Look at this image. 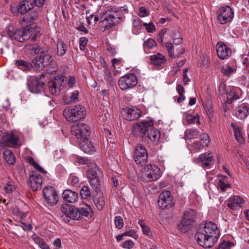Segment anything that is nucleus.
Instances as JSON below:
<instances>
[{
  "label": "nucleus",
  "mask_w": 249,
  "mask_h": 249,
  "mask_svg": "<svg viewBox=\"0 0 249 249\" xmlns=\"http://www.w3.org/2000/svg\"><path fill=\"white\" fill-rule=\"evenodd\" d=\"M176 89L179 94V96L177 99V101L178 103H181L185 99V97L183 95V93L185 92L184 89L182 85L178 84L177 86Z\"/></svg>",
  "instance_id": "43"
},
{
  "label": "nucleus",
  "mask_w": 249,
  "mask_h": 249,
  "mask_svg": "<svg viewBox=\"0 0 249 249\" xmlns=\"http://www.w3.org/2000/svg\"><path fill=\"white\" fill-rule=\"evenodd\" d=\"M134 245V243L131 240H127L122 243L121 247L125 249H131Z\"/></svg>",
  "instance_id": "57"
},
{
  "label": "nucleus",
  "mask_w": 249,
  "mask_h": 249,
  "mask_svg": "<svg viewBox=\"0 0 249 249\" xmlns=\"http://www.w3.org/2000/svg\"><path fill=\"white\" fill-rule=\"evenodd\" d=\"M150 58L151 64L156 66H161L165 61V57L160 53L151 55Z\"/></svg>",
  "instance_id": "28"
},
{
  "label": "nucleus",
  "mask_w": 249,
  "mask_h": 249,
  "mask_svg": "<svg viewBox=\"0 0 249 249\" xmlns=\"http://www.w3.org/2000/svg\"><path fill=\"white\" fill-rule=\"evenodd\" d=\"M148 154L147 150L142 144H138L135 148L133 158L137 164L144 165L147 160Z\"/></svg>",
  "instance_id": "10"
},
{
  "label": "nucleus",
  "mask_w": 249,
  "mask_h": 249,
  "mask_svg": "<svg viewBox=\"0 0 249 249\" xmlns=\"http://www.w3.org/2000/svg\"><path fill=\"white\" fill-rule=\"evenodd\" d=\"M153 125V122L152 120H142L134 126V129L139 131L142 137L152 128Z\"/></svg>",
  "instance_id": "22"
},
{
  "label": "nucleus",
  "mask_w": 249,
  "mask_h": 249,
  "mask_svg": "<svg viewBox=\"0 0 249 249\" xmlns=\"http://www.w3.org/2000/svg\"><path fill=\"white\" fill-rule=\"evenodd\" d=\"M231 126L233 129L234 135L235 139L240 142H243L244 141V139L239 128L233 123L231 124Z\"/></svg>",
  "instance_id": "38"
},
{
  "label": "nucleus",
  "mask_w": 249,
  "mask_h": 249,
  "mask_svg": "<svg viewBox=\"0 0 249 249\" xmlns=\"http://www.w3.org/2000/svg\"><path fill=\"white\" fill-rule=\"evenodd\" d=\"M199 135V132L198 129H188L186 130L185 136L187 139H193L197 138Z\"/></svg>",
  "instance_id": "39"
},
{
  "label": "nucleus",
  "mask_w": 249,
  "mask_h": 249,
  "mask_svg": "<svg viewBox=\"0 0 249 249\" xmlns=\"http://www.w3.org/2000/svg\"><path fill=\"white\" fill-rule=\"evenodd\" d=\"M43 195L48 204L54 205L58 201V197L55 188L51 186H47L43 189Z\"/></svg>",
  "instance_id": "14"
},
{
  "label": "nucleus",
  "mask_w": 249,
  "mask_h": 249,
  "mask_svg": "<svg viewBox=\"0 0 249 249\" xmlns=\"http://www.w3.org/2000/svg\"><path fill=\"white\" fill-rule=\"evenodd\" d=\"M236 70L235 67L230 66L227 64L223 66L221 71L224 75L229 76L231 74L235 72Z\"/></svg>",
  "instance_id": "37"
},
{
  "label": "nucleus",
  "mask_w": 249,
  "mask_h": 249,
  "mask_svg": "<svg viewBox=\"0 0 249 249\" xmlns=\"http://www.w3.org/2000/svg\"><path fill=\"white\" fill-rule=\"evenodd\" d=\"M141 111L136 108L126 107L123 109L122 114L124 119L133 121L138 119L141 116Z\"/></svg>",
  "instance_id": "20"
},
{
  "label": "nucleus",
  "mask_w": 249,
  "mask_h": 249,
  "mask_svg": "<svg viewBox=\"0 0 249 249\" xmlns=\"http://www.w3.org/2000/svg\"><path fill=\"white\" fill-rule=\"evenodd\" d=\"M15 65L18 69L24 71H30L32 67V65L30 63L22 60H16Z\"/></svg>",
  "instance_id": "34"
},
{
  "label": "nucleus",
  "mask_w": 249,
  "mask_h": 249,
  "mask_svg": "<svg viewBox=\"0 0 249 249\" xmlns=\"http://www.w3.org/2000/svg\"><path fill=\"white\" fill-rule=\"evenodd\" d=\"M88 40L86 37H81L79 40V48L82 51L84 50L87 44Z\"/></svg>",
  "instance_id": "62"
},
{
  "label": "nucleus",
  "mask_w": 249,
  "mask_h": 249,
  "mask_svg": "<svg viewBox=\"0 0 249 249\" xmlns=\"http://www.w3.org/2000/svg\"><path fill=\"white\" fill-rule=\"evenodd\" d=\"M118 16L117 12L114 8L107 10L101 17L102 26H104L106 30L111 28L117 23L119 18Z\"/></svg>",
  "instance_id": "7"
},
{
  "label": "nucleus",
  "mask_w": 249,
  "mask_h": 249,
  "mask_svg": "<svg viewBox=\"0 0 249 249\" xmlns=\"http://www.w3.org/2000/svg\"><path fill=\"white\" fill-rule=\"evenodd\" d=\"M196 215V210L188 209L184 213L180 223L178 225L179 231L183 232L188 231L193 227Z\"/></svg>",
  "instance_id": "5"
},
{
  "label": "nucleus",
  "mask_w": 249,
  "mask_h": 249,
  "mask_svg": "<svg viewBox=\"0 0 249 249\" xmlns=\"http://www.w3.org/2000/svg\"><path fill=\"white\" fill-rule=\"evenodd\" d=\"M143 25L148 33H153L156 30L155 26L153 23H144Z\"/></svg>",
  "instance_id": "64"
},
{
  "label": "nucleus",
  "mask_w": 249,
  "mask_h": 249,
  "mask_svg": "<svg viewBox=\"0 0 249 249\" xmlns=\"http://www.w3.org/2000/svg\"><path fill=\"white\" fill-rule=\"evenodd\" d=\"M218 57L223 60L228 58L231 53V49L222 42H218L216 45Z\"/></svg>",
  "instance_id": "21"
},
{
  "label": "nucleus",
  "mask_w": 249,
  "mask_h": 249,
  "mask_svg": "<svg viewBox=\"0 0 249 249\" xmlns=\"http://www.w3.org/2000/svg\"><path fill=\"white\" fill-rule=\"evenodd\" d=\"M43 182L42 177L36 172H32L29 176L31 188L34 191L40 189Z\"/></svg>",
  "instance_id": "18"
},
{
  "label": "nucleus",
  "mask_w": 249,
  "mask_h": 249,
  "mask_svg": "<svg viewBox=\"0 0 249 249\" xmlns=\"http://www.w3.org/2000/svg\"><path fill=\"white\" fill-rule=\"evenodd\" d=\"M205 110L206 114L211 120L213 117V109L211 105H206L205 106Z\"/></svg>",
  "instance_id": "60"
},
{
  "label": "nucleus",
  "mask_w": 249,
  "mask_h": 249,
  "mask_svg": "<svg viewBox=\"0 0 249 249\" xmlns=\"http://www.w3.org/2000/svg\"><path fill=\"white\" fill-rule=\"evenodd\" d=\"M19 7V3L18 4H17L16 3H12L10 5V9L12 13L14 14L20 13V10Z\"/></svg>",
  "instance_id": "59"
},
{
  "label": "nucleus",
  "mask_w": 249,
  "mask_h": 249,
  "mask_svg": "<svg viewBox=\"0 0 249 249\" xmlns=\"http://www.w3.org/2000/svg\"><path fill=\"white\" fill-rule=\"evenodd\" d=\"M34 241L42 249H50L49 246L44 241L43 239L38 236L34 238Z\"/></svg>",
  "instance_id": "48"
},
{
  "label": "nucleus",
  "mask_w": 249,
  "mask_h": 249,
  "mask_svg": "<svg viewBox=\"0 0 249 249\" xmlns=\"http://www.w3.org/2000/svg\"><path fill=\"white\" fill-rule=\"evenodd\" d=\"M66 119L70 122L78 121L85 117L86 110L82 105H76L66 107L63 111Z\"/></svg>",
  "instance_id": "4"
},
{
  "label": "nucleus",
  "mask_w": 249,
  "mask_h": 249,
  "mask_svg": "<svg viewBox=\"0 0 249 249\" xmlns=\"http://www.w3.org/2000/svg\"><path fill=\"white\" fill-rule=\"evenodd\" d=\"M139 224L140 225L142 228V233L148 236H150L152 235L150 229L148 226L145 225L142 221H139Z\"/></svg>",
  "instance_id": "50"
},
{
  "label": "nucleus",
  "mask_w": 249,
  "mask_h": 249,
  "mask_svg": "<svg viewBox=\"0 0 249 249\" xmlns=\"http://www.w3.org/2000/svg\"><path fill=\"white\" fill-rule=\"evenodd\" d=\"M15 189V187L11 182H8L4 187V191L8 194L12 193Z\"/></svg>",
  "instance_id": "52"
},
{
  "label": "nucleus",
  "mask_w": 249,
  "mask_h": 249,
  "mask_svg": "<svg viewBox=\"0 0 249 249\" xmlns=\"http://www.w3.org/2000/svg\"><path fill=\"white\" fill-rule=\"evenodd\" d=\"M7 34L11 39L22 42L30 38L32 41H35L40 35V31L36 25H32L18 30H10L8 28Z\"/></svg>",
  "instance_id": "2"
},
{
  "label": "nucleus",
  "mask_w": 249,
  "mask_h": 249,
  "mask_svg": "<svg viewBox=\"0 0 249 249\" xmlns=\"http://www.w3.org/2000/svg\"><path fill=\"white\" fill-rule=\"evenodd\" d=\"M78 95L79 91L75 90L70 94L69 97H67V96H65L64 97V101L67 104H70L72 103H76L79 101Z\"/></svg>",
  "instance_id": "36"
},
{
  "label": "nucleus",
  "mask_w": 249,
  "mask_h": 249,
  "mask_svg": "<svg viewBox=\"0 0 249 249\" xmlns=\"http://www.w3.org/2000/svg\"><path fill=\"white\" fill-rule=\"evenodd\" d=\"M80 212V218L82 216L86 217H91L92 215V209L90 206L88 204H83V206L79 209Z\"/></svg>",
  "instance_id": "32"
},
{
  "label": "nucleus",
  "mask_w": 249,
  "mask_h": 249,
  "mask_svg": "<svg viewBox=\"0 0 249 249\" xmlns=\"http://www.w3.org/2000/svg\"><path fill=\"white\" fill-rule=\"evenodd\" d=\"M81 196L84 199H87L91 195V193L89 188L87 186H83L80 191Z\"/></svg>",
  "instance_id": "46"
},
{
  "label": "nucleus",
  "mask_w": 249,
  "mask_h": 249,
  "mask_svg": "<svg viewBox=\"0 0 249 249\" xmlns=\"http://www.w3.org/2000/svg\"><path fill=\"white\" fill-rule=\"evenodd\" d=\"M62 196L65 201L70 203H75L78 200L77 193L70 189L64 190L62 194Z\"/></svg>",
  "instance_id": "25"
},
{
  "label": "nucleus",
  "mask_w": 249,
  "mask_h": 249,
  "mask_svg": "<svg viewBox=\"0 0 249 249\" xmlns=\"http://www.w3.org/2000/svg\"><path fill=\"white\" fill-rule=\"evenodd\" d=\"M138 80L137 77L134 74H126L121 77L118 81V85L122 90H125L131 89L137 84Z\"/></svg>",
  "instance_id": "12"
},
{
  "label": "nucleus",
  "mask_w": 249,
  "mask_h": 249,
  "mask_svg": "<svg viewBox=\"0 0 249 249\" xmlns=\"http://www.w3.org/2000/svg\"><path fill=\"white\" fill-rule=\"evenodd\" d=\"M161 176L160 169L155 165L148 164L142 170V178L144 181L150 182L158 179Z\"/></svg>",
  "instance_id": "6"
},
{
  "label": "nucleus",
  "mask_w": 249,
  "mask_h": 249,
  "mask_svg": "<svg viewBox=\"0 0 249 249\" xmlns=\"http://www.w3.org/2000/svg\"><path fill=\"white\" fill-rule=\"evenodd\" d=\"M174 205L171 193L168 191H163L159 196L158 205L162 209L168 207H171Z\"/></svg>",
  "instance_id": "15"
},
{
  "label": "nucleus",
  "mask_w": 249,
  "mask_h": 249,
  "mask_svg": "<svg viewBox=\"0 0 249 249\" xmlns=\"http://www.w3.org/2000/svg\"><path fill=\"white\" fill-rule=\"evenodd\" d=\"M93 195L94 196L93 197H94L93 201L94 202L97 208L100 211L103 210L105 205V201L104 198H96V196H97L100 195H96V194H94V195Z\"/></svg>",
  "instance_id": "42"
},
{
  "label": "nucleus",
  "mask_w": 249,
  "mask_h": 249,
  "mask_svg": "<svg viewBox=\"0 0 249 249\" xmlns=\"http://www.w3.org/2000/svg\"><path fill=\"white\" fill-rule=\"evenodd\" d=\"M25 14V15L21 18L22 21L26 22H31L33 20H36L38 18V13L34 9H31Z\"/></svg>",
  "instance_id": "31"
},
{
  "label": "nucleus",
  "mask_w": 249,
  "mask_h": 249,
  "mask_svg": "<svg viewBox=\"0 0 249 249\" xmlns=\"http://www.w3.org/2000/svg\"><path fill=\"white\" fill-rule=\"evenodd\" d=\"M241 89L235 87H229L226 92L227 103L231 104L234 100L239 98Z\"/></svg>",
  "instance_id": "24"
},
{
  "label": "nucleus",
  "mask_w": 249,
  "mask_h": 249,
  "mask_svg": "<svg viewBox=\"0 0 249 249\" xmlns=\"http://www.w3.org/2000/svg\"><path fill=\"white\" fill-rule=\"evenodd\" d=\"M233 16V12L229 6L221 7L217 11V19L221 24L231 21Z\"/></svg>",
  "instance_id": "13"
},
{
  "label": "nucleus",
  "mask_w": 249,
  "mask_h": 249,
  "mask_svg": "<svg viewBox=\"0 0 249 249\" xmlns=\"http://www.w3.org/2000/svg\"><path fill=\"white\" fill-rule=\"evenodd\" d=\"M33 1L32 0H24L20 2L19 8L20 10V14H23L31 10L34 7Z\"/></svg>",
  "instance_id": "30"
},
{
  "label": "nucleus",
  "mask_w": 249,
  "mask_h": 249,
  "mask_svg": "<svg viewBox=\"0 0 249 249\" xmlns=\"http://www.w3.org/2000/svg\"><path fill=\"white\" fill-rule=\"evenodd\" d=\"M249 107L248 104L243 103L235 112L236 116L240 119L246 118L249 114Z\"/></svg>",
  "instance_id": "26"
},
{
  "label": "nucleus",
  "mask_w": 249,
  "mask_h": 249,
  "mask_svg": "<svg viewBox=\"0 0 249 249\" xmlns=\"http://www.w3.org/2000/svg\"><path fill=\"white\" fill-rule=\"evenodd\" d=\"M33 66H34L36 70H42L46 66V63L43 62L42 59V55L37 56L32 61Z\"/></svg>",
  "instance_id": "33"
},
{
  "label": "nucleus",
  "mask_w": 249,
  "mask_h": 249,
  "mask_svg": "<svg viewBox=\"0 0 249 249\" xmlns=\"http://www.w3.org/2000/svg\"><path fill=\"white\" fill-rule=\"evenodd\" d=\"M194 161L203 167H208L213 162V156L212 153H205L194 160Z\"/></svg>",
  "instance_id": "19"
},
{
  "label": "nucleus",
  "mask_w": 249,
  "mask_h": 249,
  "mask_svg": "<svg viewBox=\"0 0 249 249\" xmlns=\"http://www.w3.org/2000/svg\"><path fill=\"white\" fill-rule=\"evenodd\" d=\"M142 23L140 19L136 18L133 20L132 31L134 34H138L139 31L142 29Z\"/></svg>",
  "instance_id": "41"
},
{
  "label": "nucleus",
  "mask_w": 249,
  "mask_h": 249,
  "mask_svg": "<svg viewBox=\"0 0 249 249\" xmlns=\"http://www.w3.org/2000/svg\"><path fill=\"white\" fill-rule=\"evenodd\" d=\"M164 45L166 48L169 55L170 57L174 56V45L172 43L165 42Z\"/></svg>",
  "instance_id": "54"
},
{
  "label": "nucleus",
  "mask_w": 249,
  "mask_h": 249,
  "mask_svg": "<svg viewBox=\"0 0 249 249\" xmlns=\"http://www.w3.org/2000/svg\"><path fill=\"white\" fill-rule=\"evenodd\" d=\"M210 143L209 137L206 133H203L201 135V139L193 143L190 145L191 150L195 152L201 150L204 147L207 146Z\"/></svg>",
  "instance_id": "16"
},
{
  "label": "nucleus",
  "mask_w": 249,
  "mask_h": 249,
  "mask_svg": "<svg viewBox=\"0 0 249 249\" xmlns=\"http://www.w3.org/2000/svg\"><path fill=\"white\" fill-rule=\"evenodd\" d=\"M186 121L191 124H200L199 116L197 115L192 116L191 114H187L185 116Z\"/></svg>",
  "instance_id": "45"
},
{
  "label": "nucleus",
  "mask_w": 249,
  "mask_h": 249,
  "mask_svg": "<svg viewBox=\"0 0 249 249\" xmlns=\"http://www.w3.org/2000/svg\"><path fill=\"white\" fill-rule=\"evenodd\" d=\"M73 206V205H69L67 203L63 204L61 206L60 211L66 217L69 218L71 211V208Z\"/></svg>",
  "instance_id": "40"
},
{
  "label": "nucleus",
  "mask_w": 249,
  "mask_h": 249,
  "mask_svg": "<svg viewBox=\"0 0 249 249\" xmlns=\"http://www.w3.org/2000/svg\"><path fill=\"white\" fill-rule=\"evenodd\" d=\"M61 81H64L63 77L62 78H55L54 80L48 82V88L50 92L52 95H57L61 90L60 83Z\"/></svg>",
  "instance_id": "23"
},
{
  "label": "nucleus",
  "mask_w": 249,
  "mask_h": 249,
  "mask_svg": "<svg viewBox=\"0 0 249 249\" xmlns=\"http://www.w3.org/2000/svg\"><path fill=\"white\" fill-rule=\"evenodd\" d=\"M114 222L116 227L118 229H122L124 226L123 219L120 216L115 217Z\"/></svg>",
  "instance_id": "53"
},
{
  "label": "nucleus",
  "mask_w": 249,
  "mask_h": 249,
  "mask_svg": "<svg viewBox=\"0 0 249 249\" xmlns=\"http://www.w3.org/2000/svg\"><path fill=\"white\" fill-rule=\"evenodd\" d=\"M44 76V75L42 74L38 78L31 77L28 79L27 85L31 92L38 93L42 91L44 86V82L42 80Z\"/></svg>",
  "instance_id": "11"
},
{
  "label": "nucleus",
  "mask_w": 249,
  "mask_h": 249,
  "mask_svg": "<svg viewBox=\"0 0 249 249\" xmlns=\"http://www.w3.org/2000/svg\"><path fill=\"white\" fill-rule=\"evenodd\" d=\"M66 83L70 88H72L76 84L75 78L74 76H69L66 79Z\"/></svg>",
  "instance_id": "56"
},
{
  "label": "nucleus",
  "mask_w": 249,
  "mask_h": 249,
  "mask_svg": "<svg viewBox=\"0 0 249 249\" xmlns=\"http://www.w3.org/2000/svg\"><path fill=\"white\" fill-rule=\"evenodd\" d=\"M103 176V172L97 164L95 163H90L87 172V177L93 195H101V178Z\"/></svg>",
  "instance_id": "3"
},
{
  "label": "nucleus",
  "mask_w": 249,
  "mask_h": 249,
  "mask_svg": "<svg viewBox=\"0 0 249 249\" xmlns=\"http://www.w3.org/2000/svg\"><path fill=\"white\" fill-rule=\"evenodd\" d=\"M68 181L71 185L75 186L78 184L79 180L78 177L73 175H71L68 179Z\"/></svg>",
  "instance_id": "61"
},
{
  "label": "nucleus",
  "mask_w": 249,
  "mask_h": 249,
  "mask_svg": "<svg viewBox=\"0 0 249 249\" xmlns=\"http://www.w3.org/2000/svg\"><path fill=\"white\" fill-rule=\"evenodd\" d=\"M3 156L7 163L9 165H13L15 162V157L13 153L9 149L3 152Z\"/></svg>",
  "instance_id": "35"
},
{
  "label": "nucleus",
  "mask_w": 249,
  "mask_h": 249,
  "mask_svg": "<svg viewBox=\"0 0 249 249\" xmlns=\"http://www.w3.org/2000/svg\"><path fill=\"white\" fill-rule=\"evenodd\" d=\"M1 144L9 147L17 148L21 145V142L18 135L14 132L9 131L3 135Z\"/></svg>",
  "instance_id": "8"
},
{
  "label": "nucleus",
  "mask_w": 249,
  "mask_h": 249,
  "mask_svg": "<svg viewBox=\"0 0 249 249\" xmlns=\"http://www.w3.org/2000/svg\"><path fill=\"white\" fill-rule=\"evenodd\" d=\"M71 211L69 218L73 220H79L80 219V212L79 209L76 208L74 206L71 208Z\"/></svg>",
  "instance_id": "44"
},
{
  "label": "nucleus",
  "mask_w": 249,
  "mask_h": 249,
  "mask_svg": "<svg viewBox=\"0 0 249 249\" xmlns=\"http://www.w3.org/2000/svg\"><path fill=\"white\" fill-rule=\"evenodd\" d=\"M227 206L231 210H239L243 207L245 203L244 199L239 196H234L230 197L227 201Z\"/></svg>",
  "instance_id": "17"
},
{
  "label": "nucleus",
  "mask_w": 249,
  "mask_h": 249,
  "mask_svg": "<svg viewBox=\"0 0 249 249\" xmlns=\"http://www.w3.org/2000/svg\"><path fill=\"white\" fill-rule=\"evenodd\" d=\"M78 143L81 149L85 153H89L94 151V147L88 140V138H87V140L84 141V142L82 141H79Z\"/></svg>",
  "instance_id": "29"
},
{
  "label": "nucleus",
  "mask_w": 249,
  "mask_h": 249,
  "mask_svg": "<svg viewBox=\"0 0 249 249\" xmlns=\"http://www.w3.org/2000/svg\"><path fill=\"white\" fill-rule=\"evenodd\" d=\"M57 53L60 56L65 54L66 52L67 45L63 41H59L57 43Z\"/></svg>",
  "instance_id": "47"
},
{
  "label": "nucleus",
  "mask_w": 249,
  "mask_h": 249,
  "mask_svg": "<svg viewBox=\"0 0 249 249\" xmlns=\"http://www.w3.org/2000/svg\"><path fill=\"white\" fill-rule=\"evenodd\" d=\"M220 231L217 225L212 222H207L200 225L196 234L198 244L204 248H210L217 242Z\"/></svg>",
  "instance_id": "1"
},
{
  "label": "nucleus",
  "mask_w": 249,
  "mask_h": 249,
  "mask_svg": "<svg viewBox=\"0 0 249 249\" xmlns=\"http://www.w3.org/2000/svg\"><path fill=\"white\" fill-rule=\"evenodd\" d=\"M104 72L105 75V79L107 80L109 83L113 82V78L111 75V72L107 68H105Z\"/></svg>",
  "instance_id": "63"
},
{
  "label": "nucleus",
  "mask_w": 249,
  "mask_h": 249,
  "mask_svg": "<svg viewBox=\"0 0 249 249\" xmlns=\"http://www.w3.org/2000/svg\"><path fill=\"white\" fill-rule=\"evenodd\" d=\"M218 185L223 191H225L227 188L230 187V184L228 183L227 179L224 178L219 179Z\"/></svg>",
  "instance_id": "49"
},
{
  "label": "nucleus",
  "mask_w": 249,
  "mask_h": 249,
  "mask_svg": "<svg viewBox=\"0 0 249 249\" xmlns=\"http://www.w3.org/2000/svg\"><path fill=\"white\" fill-rule=\"evenodd\" d=\"M249 54H244L242 55L241 60L242 62L243 65L244 67V69L246 70L247 72L249 71V70L248 69L249 66Z\"/></svg>",
  "instance_id": "51"
},
{
  "label": "nucleus",
  "mask_w": 249,
  "mask_h": 249,
  "mask_svg": "<svg viewBox=\"0 0 249 249\" xmlns=\"http://www.w3.org/2000/svg\"><path fill=\"white\" fill-rule=\"evenodd\" d=\"M29 49L32 50L34 53L38 54L42 53V49L39 47L37 44H30L29 46Z\"/></svg>",
  "instance_id": "55"
},
{
  "label": "nucleus",
  "mask_w": 249,
  "mask_h": 249,
  "mask_svg": "<svg viewBox=\"0 0 249 249\" xmlns=\"http://www.w3.org/2000/svg\"><path fill=\"white\" fill-rule=\"evenodd\" d=\"M71 134L75 136L78 142L87 140L89 136L90 131L89 126L83 123H78L73 125L71 128Z\"/></svg>",
  "instance_id": "9"
},
{
  "label": "nucleus",
  "mask_w": 249,
  "mask_h": 249,
  "mask_svg": "<svg viewBox=\"0 0 249 249\" xmlns=\"http://www.w3.org/2000/svg\"><path fill=\"white\" fill-rule=\"evenodd\" d=\"M233 244L230 241H224L221 243L217 249H230Z\"/></svg>",
  "instance_id": "58"
},
{
  "label": "nucleus",
  "mask_w": 249,
  "mask_h": 249,
  "mask_svg": "<svg viewBox=\"0 0 249 249\" xmlns=\"http://www.w3.org/2000/svg\"><path fill=\"white\" fill-rule=\"evenodd\" d=\"M160 136L159 130L152 126V128L146 134L144 135L142 138H147L152 142H158L160 140Z\"/></svg>",
  "instance_id": "27"
}]
</instances>
